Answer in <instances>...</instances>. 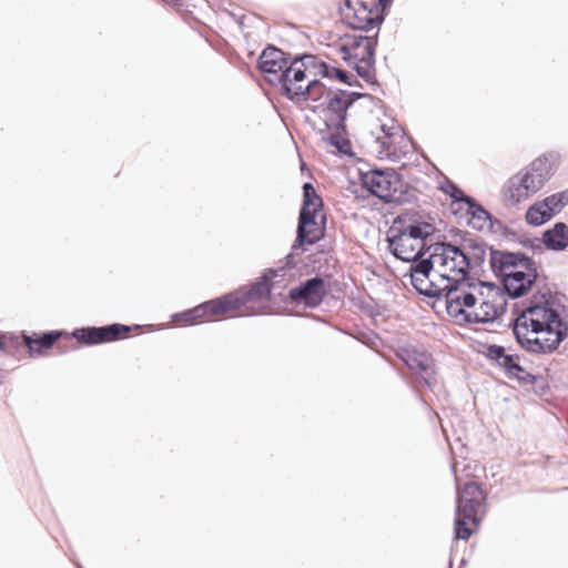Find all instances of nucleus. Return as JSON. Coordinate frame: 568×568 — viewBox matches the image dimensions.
I'll list each match as a JSON object with an SVG mask.
<instances>
[{
  "label": "nucleus",
  "mask_w": 568,
  "mask_h": 568,
  "mask_svg": "<svg viewBox=\"0 0 568 568\" xmlns=\"http://www.w3.org/2000/svg\"><path fill=\"white\" fill-rule=\"evenodd\" d=\"M558 161L557 152L541 154L508 180L505 196L515 205L537 193L555 174Z\"/></svg>",
  "instance_id": "f257e3e1"
},
{
  "label": "nucleus",
  "mask_w": 568,
  "mask_h": 568,
  "mask_svg": "<svg viewBox=\"0 0 568 568\" xmlns=\"http://www.w3.org/2000/svg\"><path fill=\"white\" fill-rule=\"evenodd\" d=\"M363 186L369 194L378 197L385 204H405L417 201L416 189L405 182L403 176L390 168H373L361 171Z\"/></svg>",
  "instance_id": "f03ea898"
},
{
  "label": "nucleus",
  "mask_w": 568,
  "mask_h": 568,
  "mask_svg": "<svg viewBox=\"0 0 568 568\" xmlns=\"http://www.w3.org/2000/svg\"><path fill=\"white\" fill-rule=\"evenodd\" d=\"M302 190L303 200L297 219L295 247L316 244L323 239L325 232V226L320 227L317 222V216L324 207L322 197L311 182H304ZM321 223L326 224V214L321 216Z\"/></svg>",
  "instance_id": "7ed1b4c3"
},
{
  "label": "nucleus",
  "mask_w": 568,
  "mask_h": 568,
  "mask_svg": "<svg viewBox=\"0 0 568 568\" xmlns=\"http://www.w3.org/2000/svg\"><path fill=\"white\" fill-rule=\"evenodd\" d=\"M434 243L428 244L426 251L433 250V256H437V265L444 270L443 273L452 272L459 277H452L453 283L463 287L467 283L470 270V252H474L469 245L457 246L455 243H448L446 235H440Z\"/></svg>",
  "instance_id": "20e7f679"
},
{
  "label": "nucleus",
  "mask_w": 568,
  "mask_h": 568,
  "mask_svg": "<svg viewBox=\"0 0 568 568\" xmlns=\"http://www.w3.org/2000/svg\"><path fill=\"white\" fill-rule=\"evenodd\" d=\"M292 57L291 53L276 45L267 44L257 58V70L267 83L278 89L283 97L291 93Z\"/></svg>",
  "instance_id": "39448f33"
},
{
  "label": "nucleus",
  "mask_w": 568,
  "mask_h": 568,
  "mask_svg": "<svg viewBox=\"0 0 568 568\" xmlns=\"http://www.w3.org/2000/svg\"><path fill=\"white\" fill-rule=\"evenodd\" d=\"M509 327L520 349L532 356L552 354L567 337L565 328L558 329V332H545L528 328L526 325L509 324Z\"/></svg>",
  "instance_id": "423d86ee"
},
{
  "label": "nucleus",
  "mask_w": 568,
  "mask_h": 568,
  "mask_svg": "<svg viewBox=\"0 0 568 568\" xmlns=\"http://www.w3.org/2000/svg\"><path fill=\"white\" fill-rule=\"evenodd\" d=\"M511 325H526L528 328L539 331H552L565 328L568 336V323L561 317L560 313L547 302L534 303L532 301L524 310L516 313L514 308V317L510 320Z\"/></svg>",
  "instance_id": "0eeeda50"
},
{
  "label": "nucleus",
  "mask_w": 568,
  "mask_h": 568,
  "mask_svg": "<svg viewBox=\"0 0 568 568\" xmlns=\"http://www.w3.org/2000/svg\"><path fill=\"white\" fill-rule=\"evenodd\" d=\"M283 281L276 276L273 267L266 268L250 286H242L224 294L230 312L237 311L253 301H272L273 290Z\"/></svg>",
  "instance_id": "6e6552de"
},
{
  "label": "nucleus",
  "mask_w": 568,
  "mask_h": 568,
  "mask_svg": "<svg viewBox=\"0 0 568 568\" xmlns=\"http://www.w3.org/2000/svg\"><path fill=\"white\" fill-rule=\"evenodd\" d=\"M378 34L379 30L375 32L374 36H363V34H345L343 39H348L349 49H358L365 43V53L359 58V61H356L352 69L356 72V74L362 78L365 82L371 84L374 89L378 87V81L376 80V68H375V54L376 48L378 44Z\"/></svg>",
  "instance_id": "1a4fd4ad"
},
{
  "label": "nucleus",
  "mask_w": 568,
  "mask_h": 568,
  "mask_svg": "<svg viewBox=\"0 0 568 568\" xmlns=\"http://www.w3.org/2000/svg\"><path fill=\"white\" fill-rule=\"evenodd\" d=\"M224 295L202 302L194 307L171 314L176 326H194L202 322H211L219 315L229 313Z\"/></svg>",
  "instance_id": "9d476101"
},
{
  "label": "nucleus",
  "mask_w": 568,
  "mask_h": 568,
  "mask_svg": "<svg viewBox=\"0 0 568 568\" xmlns=\"http://www.w3.org/2000/svg\"><path fill=\"white\" fill-rule=\"evenodd\" d=\"M329 292L331 286L325 277L315 275L292 287L288 291V298L293 304H302L306 308H316Z\"/></svg>",
  "instance_id": "9b49d317"
},
{
  "label": "nucleus",
  "mask_w": 568,
  "mask_h": 568,
  "mask_svg": "<svg viewBox=\"0 0 568 568\" xmlns=\"http://www.w3.org/2000/svg\"><path fill=\"white\" fill-rule=\"evenodd\" d=\"M487 252L489 253V270L499 281L518 266L534 270V258L525 252L498 250L493 246H489Z\"/></svg>",
  "instance_id": "f8f14e48"
},
{
  "label": "nucleus",
  "mask_w": 568,
  "mask_h": 568,
  "mask_svg": "<svg viewBox=\"0 0 568 568\" xmlns=\"http://www.w3.org/2000/svg\"><path fill=\"white\" fill-rule=\"evenodd\" d=\"M390 227H396V231H405L406 236L415 240V243H426L436 227L432 222L415 210H409L399 213L393 222Z\"/></svg>",
  "instance_id": "ddd939ff"
},
{
  "label": "nucleus",
  "mask_w": 568,
  "mask_h": 568,
  "mask_svg": "<svg viewBox=\"0 0 568 568\" xmlns=\"http://www.w3.org/2000/svg\"><path fill=\"white\" fill-rule=\"evenodd\" d=\"M387 248L389 253L400 261H413L418 254H427L426 243H415V240L407 237L405 231H396L390 227L387 235Z\"/></svg>",
  "instance_id": "4468645a"
},
{
  "label": "nucleus",
  "mask_w": 568,
  "mask_h": 568,
  "mask_svg": "<svg viewBox=\"0 0 568 568\" xmlns=\"http://www.w3.org/2000/svg\"><path fill=\"white\" fill-rule=\"evenodd\" d=\"M532 268L534 270L523 268L520 271L515 268L500 280L505 291V297L513 300L519 298L531 290L538 277V264L535 260Z\"/></svg>",
  "instance_id": "2eb2a0df"
},
{
  "label": "nucleus",
  "mask_w": 568,
  "mask_h": 568,
  "mask_svg": "<svg viewBox=\"0 0 568 568\" xmlns=\"http://www.w3.org/2000/svg\"><path fill=\"white\" fill-rule=\"evenodd\" d=\"M314 113L329 112L333 116L324 120V125L327 129H343L346 128L348 108L343 95H338V89L327 91V99L325 103L308 106Z\"/></svg>",
  "instance_id": "dca6fc26"
},
{
  "label": "nucleus",
  "mask_w": 568,
  "mask_h": 568,
  "mask_svg": "<svg viewBox=\"0 0 568 568\" xmlns=\"http://www.w3.org/2000/svg\"><path fill=\"white\" fill-rule=\"evenodd\" d=\"M483 354L488 361L499 366L510 379H513V374L524 372L519 355L507 353L506 347L503 345L487 344Z\"/></svg>",
  "instance_id": "f3484780"
},
{
  "label": "nucleus",
  "mask_w": 568,
  "mask_h": 568,
  "mask_svg": "<svg viewBox=\"0 0 568 568\" xmlns=\"http://www.w3.org/2000/svg\"><path fill=\"white\" fill-rule=\"evenodd\" d=\"M64 331H47L42 334L22 332L20 336V349L28 348L30 356L44 355L52 348Z\"/></svg>",
  "instance_id": "a211bd4d"
},
{
  "label": "nucleus",
  "mask_w": 568,
  "mask_h": 568,
  "mask_svg": "<svg viewBox=\"0 0 568 568\" xmlns=\"http://www.w3.org/2000/svg\"><path fill=\"white\" fill-rule=\"evenodd\" d=\"M487 495L479 484L475 481H467L457 493L456 509L478 515L479 509L484 507Z\"/></svg>",
  "instance_id": "6ab92c4d"
},
{
  "label": "nucleus",
  "mask_w": 568,
  "mask_h": 568,
  "mask_svg": "<svg viewBox=\"0 0 568 568\" xmlns=\"http://www.w3.org/2000/svg\"><path fill=\"white\" fill-rule=\"evenodd\" d=\"M327 91L328 89L321 80L313 79L305 87H291V93H286L284 98L296 104L305 101L318 102L324 95L327 97Z\"/></svg>",
  "instance_id": "aec40b11"
},
{
  "label": "nucleus",
  "mask_w": 568,
  "mask_h": 568,
  "mask_svg": "<svg viewBox=\"0 0 568 568\" xmlns=\"http://www.w3.org/2000/svg\"><path fill=\"white\" fill-rule=\"evenodd\" d=\"M342 20L353 30L368 32L374 28L379 30L383 22L376 21V13L366 9H355L352 12H345L341 9Z\"/></svg>",
  "instance_id": "412c9836"
},
{
  "label": "nucleus",
  "mask_w": 568,
  "mask_h": 568,
  "mask_svg": "<svg viewBox=\"0 0 568 568\" xmlns=\"http://www.w3.org/2000/svg\"><path fill=\"white\" fill-rule=\"evenodd\" d=\"M541 243L548 251H565L568 247V225L565 222H556L541 233Z\"/></svg>",
  "instance_id": "4be33fe9"
},
{
  "label": "nucleus",
  "mask_w": 568,
  "mask_h": 568,
  "mask_svg": "<svg viewBox=\"0 0 568 568\" xmlns=\"http://www.w3.org/2000/svg\"><path fill=\"white\" fill-rule=\"evenodd\" d=\"M507 297L503 293L496 292V296H484V301L478 307L481 318L486 323H494L499 320L507 311Z\"/></svg>",
  "instance_id": "5701e85b"
},
{
  "label": "nucleus",
  "mask_w": 568,
  "mask_h": 568,
  "mask_svg": "<svg viewBox=\"0 0 568 568\" xmlns=\"http://www.w3.org/2000/svg\"><path fill=\"white\" fill-rule=\"evenodd\" d=\"M440 280L446 282L445 285H439L434 281H428V284L425 288V297L433 298L435 301H440L445 298L446 310L448 308V301L452 300V294L459 292L460 286L456 283H453L452 276L447 273H440Z\"/></svg>",
  "instance_id": "b1692460"
},
{
  "label": "nucleus",
  "mask_w": 568,
  "mask_h": 568,
  "mask_svg": "<svg viewBox=\"0 0 568 568\" xmlns=\"http://www.w3.org/2000/svg\"><path fill=\"white\" fill-rule=\"evenodd\" d=\"M480 517L477 514H468L464 510H455L454 534L455 539L468 540L478 527Z\"/></svg>",
  "instance_id": "393cba45"
},
{
  "label": "nucleus",
  "mask_w": 568,
  "mask_h": 568,
  "mask_svg": "<svg viewBox=\"0 0 568 568\" xmlns=\"http://www.w3.org/2000/svg\"><path fill=\"white\" fill-rule=\"evenodd\" d=\"M143 328L140 324L126 325L121 323H111L99 326V343L105 344L115 342L120 338L128 337L133 331L141 332Z\"/></svg>",
  "instance_id": "a878e982"
},
{
  "label": "nucleus",
  "mask_w": 568,
  "mask_h": 568,
  "mask_svg": "<svg viewBox=\"0 0 568 568\" xmlns=\"http://www.w3.org/2000/svg\"><path fill=\"white\" fill-rule=\"evenodd\" d=\"M346 134L347 126L341 130L327 129V126H325V129L321 131L322 140L324 142L334 146L339 154L353 156L355 153L353 152L351 141L345 138Z\"/></svg>",
  "instance_id": "bb28decb"
},
{
  "label": "nucleus",
  "mask_w": 568,
  "mask_h": 568,
  "mask_svg": "<svg viewBox=\"0 0 568 568\" xmlns=\"http://www.w3.org/2000/svg\"><path fill=\"white\" fill-rule=\"evenodd\" d=\"M466 215L468 216L466 224L479 232L487 229L490 213L474 197L466 203Z\"/></svg>",
  "instance_id": "cd10ccee"
},
{
  "label": "nucleus",
  "mask_w": 568,
  "mask_h": 568,
  "mask_svg": "<svg viewBox=\"0 0 568 568\" xmlns=\"http://www.w3.org/2000/svg\"><path fill=\"white\" fill-rule=\"evenodd\" d=\"M489 245L487 242L474 248V252H470V270L469 277L474 280H484L487 275V270L485 268V262L487 256V251Z\"/></svg>",
  "instance_id": "c85d7f7f"
},
{
  "label": "nucleus",
  "mask_w": 568,
  "mask_h": 568,
  "mask_svg": "<svg viewBox=\"0 0 568 568\" xmlns=\"http://www.w3.org/2000/svg\"><path fill=\"white\" fill-rule=\"evenodd\" d=\"M440 190L447 195L450 197L452 200V213L456 216V217H463V214H462V207L459 209H454V205L457 204V203H464L466 205V203H468V201L473 197L468 194H466L455 182H453L452 180H448L446 179L442 184H440Z\"/></svg>",
  "instance_id": "c756f323"
},
{
  "label": "nucleus",
  "mask_w": 568,
  "mask_h": 568,
  "mask_svg": "<svg viewBox=\"0 0 568 568\" xmlns=\"http://www.w3.org/2000/svg\"><path fill=\"white\" fill-rule=\"evenodd\" d=\"M447 314L453 318H460L465 324H485L481 318L480 312H467L465 308L460 307V304L457 298L448 301V308L446 310Z\"/></svg>",
  "instance_id": "7c9ffc66"
},
{
  "label": "nucleus",
  "mask_w": 568,
  "mask_h": 568,
  "mask_svg": "<svg viewBox=\"0 0 568 568\" xmlns=\"http://www.w3.org/2000/svg\"><path fill=\"white\" fill-rule=\"evenodd\" d=\"M552 219V214L542 204V201H536L531 204L525 214L526 223L530 226H541Z\"/></svg>",
  "instance_id": "2f4dec72"
},
{
  "label": "nucleus",
  "mask_w": 568,
  "mask_h": 568,
  "mask_svg": "<svg viewBox=\"0 0 568 568\" xmlns=\"http://www.w3.org/2000/svg\"><path fill=\"white\" fill-rule=\"evenodd\" d=\"M408 262L410 263L409 275H430L437 264V256H433V250H429L427 254H420Z\"/></svg>",
  "instance_id": "473e14b6"
},
{
  "label": "nucleus",
  "mask_w": 568,
  "mask_h": 568,
  "mask_svg": "<svg viewBox=\"0 0 568 568\" xmlns=\"http://www.w3.org/2000/svg\"><path fill=\"white\" fill-rule=\"evenodd\" d=\"M306 53L296 54L292 57V68H290V78L292 88L296 85H302L301 83L306 79V72L311 71V67L308 65V61L305 59Z\"/></svg>",
  "instance_id": "72a5a7b5"
},
{
  "label": "nucleus",
  "mask_w": 568,
  "mask_h": 568,
  "mask_svg": "<svg viewBox=\"0 0 568 568\" xmlns=\"http://www.w3.org/2000/svg\"><path fill=\"white\" fill-rule=\"evenodd\" d=\"M313 244H303L302 246L295 247V241L291 246V251L285 255L284 263L278 267H273L276 272V276L284 282V277L287 271L293 270L297 266L298 261L296 260L297 254H303Z\"/></svg>",
  "instance_id": "f704fd0d"
},
{
  "label": "nucleus",
  "mask_w": 568,
  "mask_h": 568,
  "mask_svg": "<svg viewBox=\"0 0 568 568\" xmlns=\"http://www.w3.org/2000/svg\"><path fill=\"white\" fill-rule=\"evenodd\" d=\"M407 368L416 374L420 375L425 383L429 385V381L424 375L428 373L430 368V359L423 354H408L406 358H403Z\"/></svg>",
  "instance_id": "c9c22d12"
},
{
  "label": "nucleus",
  "mask_w": 568,
  "mask_h": 568,
  "mask_svg": "<svg viewBox=\"0 0 568 568\" xmlns=\"http://www.w3.org/2000/svg\"><path fill=\"white\" fill-rule=\"evenodd\" d=\"M448 234L452 237V240H448V243H455L460 247L462 245H465V247L469 245L474 250L486 242L470 232L457 227L449 229Z\"/></svg>",
  "instance_id": "e433bc0d"
},
{
  "label": "nucleus",
  "mask_w": 568,
  "mask_h": 568,
  "mask_svg": "<svg viewBox=\"0 0 568 568\" xmlns=\"http://www.w3.org/2000/svg\"><path fill=\"white\" fill-rule=\"evenodd\" d=\"M99 326H83V327H77L74 328L71 334H68L65 332L67 338H74L79 343L88 345V346H94L100 345L99 343Z\"/></svg>",
  "instance_id": "4c0bfd02"
},
{
  "label": "nucleus",
  "mask_w": 568,
  "mask_h": 568,
  "mask_svg": "<svg viewBox=\"0 0 568 568\" xmlns=\"http://www.w3.org/2000/svg\"><path fill=\"white\" fill-rule=\"evenodd\" d=\"M541 201L554 217L568 205V189L552 193L542 199Z\"/></svg>",
  "instance_id": "58836bf2"
},
{
  "label": "nucleus",
  "mask_w": 568,
  "mask_h": 568,
  "mask_svg": "<svg viewBox=\"0 0 568 568\" xmlns=\"http://www.w3.org/2000/svg\"><path fill=\"white\" fill-rule=\"evenodd\" d=\"M305 59L308 61L307 63L311 67V70H314V75H322L323 78L333 80V70L337 69V67L328 64L312 53H306Z\"/></svg>",
  "instance_id": "ea45409f"
},
{
  "label": "nucleus",
  "mask_w": 568,
  "mask_h": 568,
  "mask_svg": "<svg viewBox=\"0 0 568 568\" xmlns=\"http://www.w3.org/2000/svg\"><path fill=\"white\" fill-rule=\"evenodd\" d=\"M20 336L14 333L0 332V353L17 355L20 352Z\"/></svg>",
  "instance_id": "a19ab883"
},
{
  "label": "nucleus",
  "mask_w": 568,
  "mask_h": 568,
  "mask_svg": "<svg viewBox=\"0 0 568 568\" xmlns=\"http://www.w3.org/2000/svg\"><path fill=\"white\" fill-rule=\"evenodd\" d=\"M464 286L468 287V288H475L477 286H479L481 288H487L488 292H487L486 296H488V297L496 296V292H500V293H503L505 295V291H504L503 286L500 287L496 283L490 282V281H486V280H476L474 282V280H471L468 276V281H467V283H464L463 287ZM479 295L485 296V293L483 291H480Z\"/></svg>",
  "instance_id": "79ce46f5"
},
{
  "label": "nucleus",
  "mask_w": 568,
  "mask_h": 568,
  "mask_svg": "<svg viewBox=\"0 0 568 568\" xmlns=\"http://www.w3.org/2000/svg\"><path fill=\"white\" fill-rule=\"evenodd\" d=\"M513 378L517 379L521 384L537 385V387L541 390V393L547 387L542 376L529 373L526 371L525 367H524V372H517V373L513 374Z\"/></svg>",
  "instance_id": "37998d69"
},
{
  "label": "nucleus",
  "mask_w": 568,
  "mask_h": 568,
  "mask_svg": "<svg viewBox=\"0 0 568 568\" xmlns=\"http://www.w3.org/2000/svg\"><path fill=\"white\" fill-rule=\"evenodd\" d=\"M338 95H343L348 109L353 106L355 102L361 99H368L371 101L375 100V97L369 93H362L357 91H347L344 89H338Z\"/></svg>",
  "instance_id": "c03bdc74"
},
{
  "label": "nucleus",
  "mask_w": 568,
  "mask_h": 568,
  "mask_svg": "<svg viewBox=\"0 0 568 568\" xmlns=\"http://www.w3.org/2000/svg\"><path fill=\"white\" fill-rule=\"evenodd\" d=\"M392 4L393 0H373V11L376 13L377 22L384 23Z\"/></svg>",
  "instance_id": "a18cd8bd"
},
{
  "label": "nucleus",
  "mask_w": 568,
  "mask_h": 568,
  "mask_svg": "<svg viewBox=\"0 0 568 568\" xmlns=\"http://www.w3.org/2000/svg\"><path fill=\"white\" fill-rule=\"evenodd\" d=\"M487 231L494 234L501 233L505 237L514 236L516 234L515 231L506 226L500 220L495 219L491 214L490 221L487 225Z\"/></svg>",
  "instance_id": "49530a36"
},
{
  "label": "nucleus",
  "mask_w": 568,
  "mask_h": 568,
  "mask_svg": "<svg viewBox=\"0 0 568 568\" xmlns=\"http://www.w3.org/2000/svg\"><path fill=\"white\" fill-rule=\"evenodd\" d=\"M334 72V77H333V80H337L346 85H349V87H357V88H362V83L354 77L349 72L343 70V69H334L333 70Z\"/></svg>",
  "instance_id": "de8ad7c7"
},
{
  "label": "nucleus",
  "mask_w": 568,
  "mask_h": 568,
  "mask_svg": "<svg viewBox=\"0 0 568 568\" xmlns=\"http://www.w3.org/2000/svg\"><path fill=\"white\" fill-rule=\"evenodd\" d=\"M455 298L458 300L460 307H463V308H465V307L471 308L476 305V302H477L475 294H473L470 292L462 291V288L459 290V292L452 294V300H455Z\"/></svg>",
  "instance_id": "09e8293b"
},
{
  "label": "nucleus",
  "mask_w": 568,
  "mask_h": 568,
  "mask_svg": "<svg viewBox=\"0 0 568 568\" xmlns=\"http://www.w3.org/2000/svg\"><path fill=\"white\" fill-rule=\"evenodd\" d=\"M517 242L523 246V247H526V248H529L534 253H541L542 252V243H541V237L538 239L536 236H528V235H525V236H521L517 240Z\"/></svg>",
  "instance_id": "8fccbe9b"
},
{
  "label": "nucleus",
  "mask_w": 568,
  "mask_h": 568,
  "mask_svg": "<svg viewBox=\"0 0 568 568\" xmlns=\"http://www.w3.org/2000/svg\"><path fill=\"white\" fill-rule=\"evenodd\" d=\"M409 277H410L412 286L416 290V292L419 295L424 296L425 288H426V286L428 284V281H429V275H414V274H410Z\"/></svg>",
  "instance_id": "3c124183"
},
{
  "label": "nucleus",
  "mask_w": 568,
  "mask_h": 568,
  "mask_svg": "<svg viewBox=\"0 0 568 568\" xmlns=\"http://www.w3.org/2000/svg\"><path fill=\"white\" fill-rule=\"evenodd\" d=\"M339 52L342 53L343 61L346 62L348 64V67H351V68H352V65H354V63L356 61H359L358 55L353 54L351 52L349 45H347V44H342L339 47Z\"/></svg>",
  "instance_id": "603ef678"
},
{
  "label": "nucleus",
  "mask_w": 568,
  "mask_h": 568,
  "mask_svg": "<svg viewBox=\"0 0 568 568\" xmlns=\"http://www.w3.org/2000/svg\"><path fill=\"white\" fill-rule=\"evenodd\" d=\"M358 8L357 9H366L367 11H373V0H357Z\"/></svg>",
  "instance_id": "864d4df0"
},
{
  "label": "nucleus",
  "mask_w": 568,
  "mask_h": 568,
  "mask_svg": "<svg viewBox=\"0 0 568 568\" xmlns=\"http://www.w3.org/2000/svg\"><path fill=\"white\" fill-rule=\"evenodd\" d=\"M341 9H344L345 12H352L353 10L356 9V7H354L353 4V1L352 0H344L343 1V6L339 7V10Z\"/></svg>",
  "instance_id": "5fc2aeb1"
},
{
  "label": "nucleus",
  "mask_w": 568,
  "mask_h": 568,
  "mask_svg": "<svg viewBox=\"0 0 568 568\" xmlns=\"http://www.w3.org/2000/svg\"><path fill=\"white\" fill-rule=\"evenodd\" d=\"M452 470H453L454 473H456V464H453V465H452Z\"/></svg>",
  "instance_id": "6e6d98bb"
},
{
  "label": "nucleus",
  "mask_w": 568,
  "mask_h": 568,
  "mask_svg": "<svg viewBox=\"0 0 568 568\" xmlns=\"http://www.w3.org/2000/svg\"><path fill=\"white\" fill-rule=\"evenodd\" d=\"M382 129H383V131H384L386 134H388V133L386 132V130H385V125H382Z\"/></svg>",
  "instance_id": "4d7b16f0"
}]
</instances>
